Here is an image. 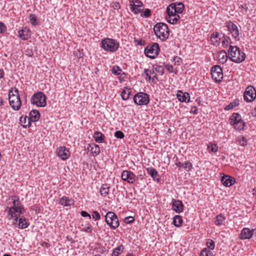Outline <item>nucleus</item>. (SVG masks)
Here are the masks:
<instances>
[{
	"label": "nucleus",
	"instance_id": "0e129e2a",
	"mask_svg": "<svg viewBox=\"0 0 256 256\" xmlns=\"http://www.w3.org/2000/svg\"><path fill=\"white\" fill-rule=\"evenodd\" d=\"M6 30L5 25L2 22H0V33H3Z\"/></svg>",
	"mask_w": 256,
	"mask_h": 256
},
{
	"label": "nucleus",
	"instance_id": "3c124183",
	"mask_svg": "<svg viewBox=\"0 0 256 256\" xmlns=\"http://www.w3.org/2000/svg\"><path fill=\"white\" fill-rule=\"evenodd\" d=\"M134 220V218L131 216H127L124 218V222L126 224H132Z\"/></svg>",
	"mask_w": 256,
	"mask_h": 256
},
{
	"label": "nucleus",
	"instance_id": "13d9d810",
	"mask_svg": "<svg viewBox=\"0 0 256 256\" xmlns=\"http://www.w3.org/2000/svg\"><path fill=\"white\" fill-rule=\"evenodd\" d=\"M134 42L135 44H136V45L138 46H142L144 44V42L142 41V40L134 38Z\"/></svg>",
	"mask_w": 256,
	"mask_h": 256
},
{
	"label": "nucleus",
	"instance_id": "a211bd4d",
	"mask_svg": "<svg viewBox=\"0 0 256 256\" xmlns=\"http://www.w3.org/2000/svg\"><path fill=\"white\" fill-rule=\"evenodd\" d=\"M176 97L178 100L181 102H188L190 101V96L188 92H183L180 90L176 94Z\"/></svg>",
	"mask_w": 256,
	"mask_h": 256
},
{
	"label": "nucleus",
	"instance_id": "4be33fe9",
	"mask_svg": "<svg viewBox=\"0 0 256 256\" xmlns=\"http://www.w3.org/2000/svg\"><path fill=\"white\" fill-rule=\"evenodd\" d=\"M148 173L153 178L154 180L158 182L160 181V176L158 174L157 170L152 168H147Z\"/></svg>",
	"mask_w": 256,
	"mask_h": 256
},
{
	"label": "nucleus",
	"instance_id": "7c9ffc66",
	"mask_svg": "<svg viewBox=\"0 0 256 256\" xmlns=\"http://www.w3.org/2000/svg\"><path fill=\"white\" fill-rule=\"evenodd\" d=\"M173 224L176 227H180L182 222V217L180 216L176 215L173 218Z\"/></svg>",
	"mask_w": 256,
	"mask_h": 256
},
{
	"label": "nucleus",
	"instance_id": "a19ab883",
	"mask_svg": "<svg viewBox=\"0 0 256 256\" xmlns=\"http://www.w3.org/2000/svg\"><path fill=\"white\" fill-rule=\"evenodd\" d=\"M30 23L33 26H36L38 24V23L36 22V21H37V18L36 16V15L34 14H30Z\"/></svg>",
	"mask_w": 256,
	"mask_h": 256
},
{
	"label": "nucleus",
	"instance_id": "8fccbe9b",
	"mask_svg": "<svg viewBox=\"0 0 256 256\" xmlns=\"http://www.w3.org/2000/svg\"><path fill=\"white\" fill-rule=\"evenodd\" d=\"M92 217L95 220H98L100 218V216L97 211H94L92 214Z\"/></svg>",
	"mask_w": 256,
	"mask_h": 256
},
{
	"label": "nucleus",
	"instance_id": "b1692460",
	"mask_svg": "<svg viewBox=\"0 0 256 256\" xmlns=\"http://www.w3.org/2000/svg\"><path fill=\"white\" fill-rule=\"evenodd\" d=\"M230 124H234L239 122L242 121V120L241 116L238 113H234L230 118Z\"/></svg>",
	"mask_w": 256,
	"mask_h": 256
},
{
	"label": "nucleus",
	"instance_id": "bb28decb",
	"mask_svg": "<svg viewBox=\"0 0 256 256\" xmlns=\"http://www.w3.org/2000/svg\"><path fill=\"white\" fill-rule=\"evenodd\" d=\"M180 17L178 14H172L171 16L166 18L167 21L172 24H176L177 22L180 20Z\"/></svg>",
	"mask_w": 256,
	"mask_h": 256
},
{
	"label": "nucleus",
	"instance_id": "393cba45",
	"mask_svg": "<svg viewBox=\"0 0 256 256\" xmlns=\"http://www.w3.org/2000/svg\"><path fill=\"white\" fill-rule=\"evenodd\" d=\"M94 138L96 142L102 143L104 140V136L100 132H96L94 133Z\"/></svg>",
	"mask_w": 256,
	"mask_h": 256
},
{
	"label": "nucleus",
	"instance_id": "9d476101",
	"mask_svg": "<svg viewBox=\"0 0 256 256\" xmlns=\"http://www.w3.org/2000/svg\"><path fill=\"white\" fill-rule=\"evenodd\" d=\"M212 78L217 82H220L223 78L222 69L219 65H215L212 68Z\"/></svg>",
	"mask_w": 256,
	"mask_h": 256
},
{
	"label": "nucleus",
	"instance_id": "f8f14e48",
	"mask_svg": "<svg viewBox=\"0 0 256 256\" xmlns=\"http://www.w3.org/2000/svg\"><path fill=\"white\" fill-rule=\"evenodd\" d=\"M40 117V114L38 110H33L30 112V117L28 118V124L24 125V127L26 128L31 125V122H37Z\"/></svg>",
	"mask_w": 256,
	"mask_h": 256
},
{
	"label": "nucleus",
	"instance_id": "7ed1b4c3",
	"mask_svg": "<svg viewBox=\"0 0 256 256\" xmlns=\"http://www.w3.org/2000/svg\"><path fill=\"white\" fill-rule=\"evenodd\" d=\"M154 32L157 38L162 41L166 40L169 36V31L166 24L158 22L154 27Z\"/></svg>",
	"mask_w": 256,
	"mask_h": 256
},
{
	"label": "nucleus",
	"instance_id": "c85d7f7f",
	"mask_svg": "<svg viewBox=\"0 0 256 256\" xmlns=\"http://www.w3.org/2000/svg\"><path fill=\"white\" fill-rule=\"evenodd\" d=\"M18 216V211L14 208H10L8 210V220H12L14 217Z\"/></svg>",
	"mask_w": 256,
	"mask_h": 256
},
{
	"label": "nucleus",
	"instance_id": "423d86ee",
	"mask_svg": "<svg viewBox=\"0 0 256 256\" xmlns=\"http://www.w3.org/2000/svg\"><path fill=\"white\" fill-rule=\"evenodd\" d=\"M106 222L112 230H115L120 225L118 218L112 212H108L105 216Z\"/></svg>",
	"mask_w": 256,
	"mask_h": 256
},
{
	"label": "nucleus",
	"instance_id": "f3484780",
	"mask_svg": "<svg viewBox=\"0 0 256 256\" xmlns=\"http://www.w3.org/2000/svg\"><path fill=\"white\" fill-rule=\"evenodd\" d=\"M221 181L224 186L229 187L234 184L235 182V180L230 176L224 175L222 177Z\"/></svg>",
	"mask_w": 256,
	"mask_h": 256
},
{
	"label": "nucleus",
	"instance_id": "774afa93",
	"mask_svg": "<svg viewBox=\"0 0 256 256\" xmlns=\"http://www.w3.org/2000/svg\"><path fill=\"white\" fill-rule=\"evenodd\" d=\"M80 214H81V216H82V217H89L90 219L91 218V216L86 211H82L81 212H80Z\"/></svg>",
	"mask_w": 256,
	"mask_h": 256
},
{
	"label": "nucleus",
	"instance_id": "1a4fd4ad",
	"mask_svg": "<svg viewBox=\"0 0 256 256\" xmlns=\"http://www.w3.org/2000/svg\"><path fill=\"white\" fill-rule=\"evenodd\" d=\"M226 27L228 31L232 34L234 39L239 41L240 39V32L238 26L232 22L229 21L227 23Z\"/></svg>",
	"mask_w": 256,
	"mask_h": 256
},
{
	"label": "nucleus",
	"instance_id": "412c9836",
	"mask_svg": "<svg viewBox=\"0 0 256 256\" xmlns=\"http://www.w3.org/2000/svg\"><path fill=\"white\" fill-rule=\"evenodd\" d=\"M59 204L62 206H68L72 205L74 204V201L66 196H62L59 199Z\"/></svg>",
	"mask_w": 256,
	"mask_h": 256
},
{
	"label": "nucleus",
	"instance_id": "c9c22d12",
	"mask_svg": "<svg viewBox=\"0 0 256 256\" xmlns=\"http://www.w3.org/2000/svg\"><path fill=\"white\" fill-rule=\"evenodd\" d=\"M232 125L234 126V128L238 130H244V126H245L244 122L243 121L234 123V124Z\"/></svg>",
	"mask_w": 256,
	"mask_h": 256
},
{
	"label": "nucleus",
	"instance_id": "603ef678",
	"mask_svg": "<svg viewBox=\"0 0 256 256\" xmlns=\"http://www.w3.org/2000/svg\"><path fill=\"white\" fill-rule=\"evenodd\" d=\"M239 142L242 146H246L247 144V140L245 138L242 136L240 138H239Z\"/></svg>",
	"mask_w": 256,
	"mask_h": 256
},
{
	"label": "nucleus",
	"instance_id": "0eeeda50",
	"mask_svg": "<svg viewBox=\"0 0 256 256\" xmlns=\"http://www.w3.org/2000/svg\"><path fill=\"white\" fill-rule=\"evenodd\" d=\"M160 50L158 43H154L152 46H147L144 50L145 55L151 59L155 58L158 54Z\"/></svg>",
	"mask_w": 256,
	"mask_h": 256
},
{
	"label": "nucleus",
	"instance_id": "bf43d9fd",
	"mask_svg": "<svg viewBox=\"0 0 256 256\" xmlns=\"http://www.w3.org/2000/svg\"><path fill=\"white\" fill-rule=\"evenodd\" d=\"M176 2L172 3L170 4L167 8H169L170 10H172L174 11L176 8Z\"/></svg>",
	"mask_w": 256,
	"mask_h": 256
},
{
	"label": "nucleus",
	"instance_id": "052dcab7",
	"mask_svg": "<svg viewBox=\"0 0 256 256\" xmlns=\"http://www.w3.org/2000/svg\"><path fill=\"white\" fill-rule=\"evenodd\" d=\"M182 61L181 58L176 56L174 58V64H178V65H179Z\"/></svg>",
	"mask_w": 256,
	"mask_h": 256
},
{
	"label": "nucleus",
	"instance_id": "aec40b11",
	"mask_svg": "<svg viewBox=\"0 0 256 256\" xmlns=\"http://www.w3.org/2000/svg\"><path fill=\"white\" fill-rule=\"evenodd\" d=\"M88 150V151L90 152L93 156H97L100 152L99 146L94 144H89Z\"/></svg>",
	"mask_w": 256,
	"mask_h": 256
},
{
	"label": "nucleus",
	"instance_id": "39448f33",
	"mask_svg": "<svg viewBox=\"0 0 256 256\" xmlns=\"http://www.w3.org/2000/svg\"><path fill=\"white\" fill-rule=\"evenodd\" d=\"M46 96L43 92H38L33 94L30 98V102L33 104L44 107L46 104Z\"/></svg>",
	"mask_w": 256,
	"mask_h": 256
},
{
	"label": "nucleus",
	"instance_id": "a18cd8bd",
	"mask_svg": "<svg viewBox=\"0 0 256 256\" xmlns=\"http://www.w3.org/2000/svg\"><path fill=\"white\" fill-rule=\"evenodd\" d=\"M192 166V163L190 161H186L184 163V168L188 172L191 170Z\"/></svg>",
	"mask_w": 256,
	"mask_h": 256
},
{
	"label": "nucleus",
	"instance_id": "4c0bfd02",
	"mask_svg": "<svg viewBox=\"0 0 256 256\" xmlns=\"http://www.w3.org/2000/svg\"><path fill=\"white\" fill-rule=\"evenodd\" d=\"M112 71L113 74L116 76H118L120 74L122 70L119 66H116L112 68Z\"/></svg>",
	"mask_w": 256,
	"mask_h": 256
},
{
	"label": "nucleus",
	"instance_id": "f704fd0d",
	"mask_svg": "<svg viewBox=\"0 0 256 256\" xmlns=\"http://www.w3.org/2000/svg\"><path fill=\"white\" fill-rule=\"evenodd\" d=\"M14 209L18 211V216H20L24 212V208L20 200L17 202L16 206L14 208Z\"/></svg>",
	"mask_w": 256,
	"mask_h": 256
},
{
	"label": "nucleus",
	"instance_id": "58836bf2",
	"mask_svg": "<svg viewBox=\"0 0 256 256\" xmlns=\"http://www.w3.org/2000/svg\"><path fill=\"white\" fill-rule=\"evenodd\" d=\"M200 256H214V255L210 250L204 248L200 252Z\"/></svg>",
	"mask_w": 256,
	"mask_h": 256
},
{
	"label": "nucleus",
	"instance_id": "5fc2aeb1",
	"mask_svg": "<svg viewBox=\"0 0 256 256\" xmlns=\"http://www.w3.org/2000/svg\"><path fill=\"white\" fill-rule=\"evenodd\" d=\"M92 228L90 224H88L86 227L83 228L82 231H84L88 233H90L92 232Z\"/></svg>",
	"mask_w": 256,
	"mask_h": 256
},
{
	"label": "nucleus",
	"instance_id": "37998d69",
	"mask_svg": "<svg viewBox=\"0 0 256 256\" xmlns=\"http://www.w3.org/2000/svg\"><path fill=\"white\" fill-rule=\"evenodd\" d=\"M208 148L212 152H216L218 150V147L216 144L210 143Z\"/></svg>",
	"mask_w": 256,
	"mask_h": 256
},
{
	"label": "nucleus",
	"instance_id": "6e6552de",
	"mask_svg": "<svg viewBox=\"0 0 256 256\" xmlns=\"http://www.w3.org/2000/svg\"><path fill=\"white\" fill-rule=\"evenodd\" d=\"M134 102L139 106L146 105L150 102L148 94L144 92H138L133 97Z\"/></svg>",
	"mask_w": 256,
	"mask_h": 256
},
{
	"label": "nucleus",
	"instance_id": "6e6d98bb",
	"mask_svg": "<svg viewBox=\"0 0 256 256\" xmlns=\"http://www.w3.org/2000/svg\"><path fill=\"white\" fill-rule=\"evenodd\" d=\"M166 12L167 13L168 16H171L172 14H178L177 12H174V10H170L169 8H166Z\"/></svg>",
	"mask_w": 256,
	"mask_h": 256
},
{
	"label": "nucleus",
	"instance_id": "ea45409f",
	"mask_svg": "<svg viewBox=\"0 0 256 256\" xmlns=\"http://www.w3.org/2000/svg\"><path fill=\"white\" fill-rule=\"evenodd\" d=\"M153 66L155 70L157 72L160 73L161 75H162L164 74V70L162 66L156 64Z\"/></svg>",
	"mask_w": 256,
	"mask_h": 256
},
{
	"label": "nucleus",
	"instance_id": "20e7f679",
	"mask_svg": "<svg viewBox=\"0 0 256 256\" xmlns=\"http://www.w3.org/2000/svg\"><path fill=\"white\" fill-rule=\"evenodd\" d=\"M119 46V43L112 38H106L101 42V47L106 51L115 52L118 50Z\"/></svg>",
	"mask_w": 256,
	"mask_h": 256
},
{
	"label": "nucleus",
	"instance_id": "09e8293b",
	"mask_svg": "<svg viewBox=\"0 0 256 256\" xmlns=\"http://www.w3.org/2000/svg\"><path fill=\"white\" fill-rule=\"evenodd\" d=\"M24 30H21L18 31L19 37L22 40H26L28 39V36L24 34Z\"/></svg>",
	"mask_w": 256,
	"mask_h": 256
},
{
	"label": "nucleus",
	"instance_id": "cd10ccee",
	"mask_svg": "<svg viewBox=\"0 0 256 256\" xmlns=\"http://www.w3.org/2000/svg\"><path fill=\"white\" fill-rule=\"evenodd\" d=\"M110 191V186L108 184H103L100 189V194L103 196H106L108 194Z\"/></svg>",
	"mask_w": 256,
	"mask_h": 256
},
{
	"label": "nucleus",
	"instance_id": "9b49d317",
	"mask_svg": "<svg viewBox=\"0 0 256 256\" xmlns=\"http://www.w3.org/2000/svg\"><path fill=\"white\" fill-rule=\"evenodd\" d=\"M244 100L248 102H252L256 98V90L252 86H248L244 94Z\"/></svg>",
	"mask_w": 256,
	"mask_h": 256
},
{
	"label": "nucleus",
	"instance_id": "4468645a",
	"mask_svg": "<svg viewBox=\"0 0 256 256\" xmlns=\"http://www.w3.org/2000/svg\"><path fill=\"white\" fill-rule=\"evenodd\" d=\"M130 6L132 12L138 14L142 12L141 8L143 6V4L140 0H136L135 2H131Z\"/></svg>",
	"mask_w": 256,
	"mask_h": 256
},
{
	"label": "nucleus",
	"instance_id": "49530a36",
	"mask_svg": "<svg viewBox=\"0 0 256 256\" xmlns=\"http://www.w3.org/2000/svg\"><path fill=\"white\" fill-rule=\"evenodd\" d=\"M151 16V10L148 9H146L144 12L141 14V16L144 18H149Z\"/></svg>",
	"mask_w": 256,
	"mask_h": 256
},
{
	"label": "nucleus",
	"instance_id": "680f3d73",
	"mask_svg": "<svg viewBox=\"0 0 256 256\" xmlns=\"http://www.w3.org/2000/svg\"><path fill=\"white\" fill-rule=\"evenodd\" d=\"M26 56H30V57L32 56L34 54L32 50L30 48H27L26 50Z\"/></svg>",
	"mask_w": 256,
	"mask_h": 256
},
{
	"label": "nucleus",
	"instance_id": "473e14b6",
	"mask_svg": "<svg viewBox=\"0 0 256 256\" xmlns=\"http://www.w3.org/2000/svg\"><path fill=\"white\" fill-rule=\"evenodd\" d=\"M176 10L174 11V12H177V14H181L182 12L184 6L182 2H176Z\"/></svg>",
	"mask_w": 256,
	"mask_h": 256
},
{
	"label": "nucleus",
	"instance_id": "69168bd1",
	"mask_svg": "<svg viewBox=\"0 0 256 256\" xmlns=\"http://www.w3.org/2000/svg\"><path fill=\"white\" fill-rule=\"evenodd\" d=\"M28 118L26 116H25L24 118L23 117H21L20 118V122L22 123H24V125H26V124H28Z\"/></svg>",
	"mask_w": 256,
	"mask_h": 256
},
{
	"label": "nucleus",
	"instance_id": "6ab92c4d",
	"mask_svg": "<svg viewBox=\"0 0 256 256\" xmlns=\"http://www.w3.org/2000/svg\"><path fill=\"white\" fill-rule=\"evenodd\" d=\"M253 235V230H250L248 228H244L240 234L241 239H250Z\"/></svg>",
	"mask_w": 256,
	"mask_h": 256
},
{
	"label": "nucleus",
	"instance_id": "72a5a7b5",
	"mask_svg": "<svg viewBox=\"0 0 256 256\" xmlns=\"http://www.w3.org/2000/svg\"><path fill=\"white\" fill-rule=\"evenodd\" d=\"M130 94V90H124L121 94V96H122V100H126L129 98Z\"/></svg>",
	"mask_w": 256,
	"mask_h": 256
},
{
	"label": "nucleus",
	"instance_id": "a878e982",
	"mask_svg": "<svg viewBox=\"0 0 256 256\" xmlns=\"http://www.w3.org/2000/svg\"><path fill=\"white\" fill-rule=\"evenodd\" d=\"M29 223L26 222V218L24 217H21L18 220V226L20 228L24 229L28 227Z\"/></svg>",
	"mask_w": 256,
	"mask_h": 256
},
{
	"label": "nucleus",
	"instance_id": "2f4dec72",
	"mask_svg": "<svg viewBox=\"0 0 256 256\" xmlns=\"http://www.w3.org/2000/svg\"><path fill=\"white\" fill-rule=\"evenodd\" d=\"M225 220V218L222 214H219L216 217L215 224L217 226H220L222 224Z\"/></svg>",
	"mask_w": 256,
	"mask_h": 256
},
{
	"label": "nucleus",
	"instance_id": "5701e85b",
	"mask_svg": "<svg viewBox=\"0 0 256 256\" xmlns=\"http://www.w3.org/2000/svg\"><path fill=\"white\" fill-rule=\"evenodd\" d=\"M228 54L225 50H221L218 55V58L220 62L224 64L228 60Z\"/></svg>",
	"mask_w": 256,
	"mask_h": 256
},
{
	"label": "nucleus",
	"instance_id": "f257e3e1",
	"mask_svg": "<svg viewBox=\"0 0 256 256\" xmlns=\"http://www.w3.org/2000/svg\"><path fill=\"white\" fill-rule=\"evenodd\" d=\"M228 54L230 59L236 63L242 62L246 59L245 54L241 52L236 46H230L228 50Z\"/></svg>",
	"mask_w": 256,
	"mask_h": 256
},
{
	"label": "nucleus",
	"instance_id": "dca6fc26",
	"mask_svg": "<svg viewBox=\"0 0 256 256\" xmlns=\"http://www.w3.org/2000/svg\"><path fill=\"white\" fill-rule=\"evenodd\" d=\"M172 209L178 213L183 211L184 204L182 201L177 200H173L172 202Z\"/></svg>",
	"mask_w": 256,
	"mask_h": 256
},
{
	"label": "nucleus",
	"instance_id": "79ce46f5",
	"mask_svg": "<svg viewBox=\"0 0 256 256\" xmlns=\"http://www.w3.org/2000/svg\"><path fill=\"white\" fill-rule=\"evenodd\" d=\"M239 104L237 102H230L229 104L226 106L225 108L226 110H230L232 109L236 106H237Z\"/></svg>",
	"mask_w": 256,
	"mask_h": 256
},
{
	"label": "nucleus",
	"instance_id": "c756f323",
	"mask_svg": "<svg viewBox=\"0 0 256 256\" xmlns=\"http://www.w3.org/2000/svg\"><path fill=\"white\" fill-rule=\"evenodd\" d=\"M124 247L121 244L116 248H114L112 254V256H118L124 250Z\"/></svg>",
	"mask_w": 256,
	"mask_h": 256
},
{
	"label": "nucleus",
	"instance_id": "de8ad7c7",
	"mask_svg": "<svg viewBox=\"0 0 256 256\" xmlns=\"http://www.w3.org/2000/svg\"><path fill=\"white\" fill-rule=\"evenodd\" d=\"M114 136L120 139H122L124 137V134L123 132L120 130H117L114 133Z\"/></svg>",
	"mask_w": 256,
	"mask_h": 256
},
{
	"label": "nucleus",
	"instance_id": "c03bdc74",
	"mask_svg": "<svg viewBox=\"0 0 256 256\" xmlns=\"http://www.w3.org/2000/svg\"><path fill=\"white\" fill-rule=\"evenodd\" d=\"M206 245L210 250H212L214 248L215 243L214 241L212 240H208L206 242Z\"/></svg>",
	"mask_w": 256,
	"mask_h": 256
},
{
	"label": "nucleus",
	"instance_id": "2eb2a0df",
	"mask_svg": "<svg viewBox=\"0 0 256 256\" xmlns=\"http://www.w3.org/2000/svg\"><path fill=\"white\" fill-rule=\"evenodd\" d=\"M58 156L62 160H66L70 156L69 150L65 146H60L56 150Z\"/></svg>",
	"mask_w": 256,
	"mask_h": 256
},
{
	"label": "nucleus",
	"instance_id": "338daca9",
	"mask_svg": "<svg viewBox=\"0 0 256 256\" xmlns=\"http://www.w3.org/2000/svg\"><path fill=\"white\" fill-rule=\"evenodd\" d=\"M111 6L115 10H116V9L118 10V8H120V4L119 2H115L112 4Z\"/></svg>",
	"mask_w": 256,
	"mask_h": 256
},
{
	"label": "nucleus",
	"instance_id": "4d7b16f0",
	"mask_svg": "<svg viewBox=\"0 0 256 256\" xmlns=\"http://www.w3.org/2000/svg\"><path fill=\"white\" fill-rule=\"evenodd\" d=\"M219 34L218 32H215L211 34L210 38L212 42H214V40L218 38Z\"/></svg>",
	"mask_w": 256,
	"mask_h": 256
},
{
	"label": "nucleus",
	"instance_id": "f03ea898",
	"mask_svg": "<svg viewBox=\"0 0 256 256\" xmlns=\"http://www.w3.org/2000/svg\"><path fill=\"white\" fill-rule=\"evenodd\" d=\"M8 100L13 110H18L20 109L22 102L16 88H12L9 90Z\"/></svg>",
	"mask_w": 256,
	"mask_h": 256
},
{
	"label": "nucleus",
	"instance_id": "e433bc0d",
	"mask_svg": "<svg viewBox=\"0 0 256 256\" xmlns=\"http://www.w3.org/2000/svg\"><path fill=\"white\" fill-rule=\"evenodd\" d=\"M154 74V72H152L150 70L146 68L144 70L143 74H144L146 76V80H150L152 79V76H151L150 74Z\"/></svg>",
	"mask_w": 256,
	"mask_h": 256
},
{
	"label": "nucleus",
	"instance_id": "e2e57ef3",
	"mask_svg": "<svg viewBox=\"0 0 256 256\" xmlns=\"http://www.w3.org/2000/svg\"><path fill=\"white\" fill-rule=\"evenodd\" d=\"M166 68L167 69V70L170 72V73H172V72H174V67L172 65H170V64H166Z\"/></svg>",
	"mask_w": 256,
	"mask_h": 256
},
{
	"label": "nucleus",
	"instance_id": "ddd939ff",
	"mask_svg": "<svg viewBox=\"0 0 256 256\" xmlns=\"http://www.w3.org/2000/svg\"><path fill=\"white\" fill-rule=\"evenodd\" d=\"M134 174L131 171L124 170L121 174V178L124 181L129 184H133L134 182Z\"/></svg>",
	"mask_w": 256,
	"mask_h": 256
},
{
	"label": "nucleus",
	"instance_id": "864d4df0",
	"mask_svg": "<svg viewBox=\"0 0 256 256\" xmlns=\"http://www.w3.org/2000/svg\"><path fill=\"white\" fill-rule=\"evenodd\" d=\"M228 39L230 40V37L224 38L222 40V45L224 48H227L228 46Z\"/></svg>",
	"mask_w": 256,
	"mask_h": 256
}]
</instances>
